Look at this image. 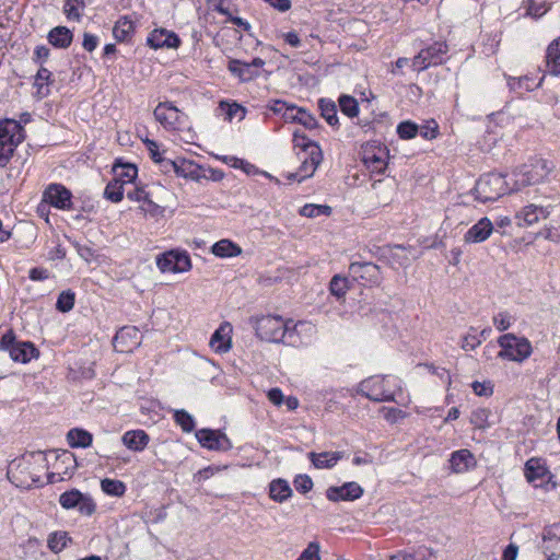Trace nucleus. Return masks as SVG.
<instances>
[{
  "instance_id": "nucleus-1",
  "label": "nucleus",
  "mask_w": 560,
  "mask_h": 560,
  "mask_svg": "<svg viewBox=\"0 0 560 560\" xmlns=\"http://www.w3.org/2000/svg\"><path fill=\"white\" fill-rule=\"evenodd\" d=\"M250 323L256 336L269 342H282L293 346L298 341L295 324L292 319L284 320L281 316L266 315L252 317Z\"/></svg>"
},
{
  "instance_id": "nucleus-2",
  "label": "nucleus",
  "mask_w": 560,
  "mask_h": 560,
  "mask_svg": "<svg viewBox=\"0 0 560 560\" xmlns=\"http://www.w3.org/2000/svg\"><path fill=\"white\" fill-rule=\"evenodd\" d=\"M553 168L555 165L551 162L535 158L528 164H523L513 171L514 183L512 189L520 191L524 187L541 183Z\"/></svg>"
},
{
  "instance_id": "nucleus-3",
  "label": "nucleus",
  "mask_w": 560,
  "mask_h": 560,
  "mask_svg": "<svg viewBox=\"0 0 560 560\" xmlns=\"http://www.w3.org/2000/svg\"><path fill=\"white\" fill-rule=\"evenodd\" d=\"M514 191L505 180V176L499 173L480 176L474 187L475 199L480 202L495 201L505 194Z\"/></svg>"
},
{
  "instance_id": "nucleus-4",
  "label": "nucleus",
  "mask_w": 560,
  "mask_h": 560,
  "mask_svg": "<svg viewBox=\"0 0 560 560\" xmlns=\"http://www.w3.org/2000/svg\"><path fill=\"white\" fill-rule=\"evenodd\" d=\"M25 139L24 128L15 119L0 120V166L3 167L12 158L15 149Z\"/></svg>"
},
{
  "instance_id": "nucleus-5",
  "label": "nucleus",
  "mask_w": 560,
  "mask_h": 560,
  "mask_svg": "<svg viewBox=\"0 0 560 560\" xmlns=\"http://www.w3.org/2000/svg\"><path fill=\"white\" fill-rule=\"evenodd\" d=\"M498 343L501 347L498 357L503 360L523 362L533 352V348L528 339L524 337L518 338L513 334L502 335L498 339Z\"/></svg>"
},
{
  "instance_id": "nucleus-6",
  "label": "nucleus",
  "mask_w": 560,
  "mask_h": 560,
  "mask_svg": "<svg viewBox=\"0 0 560 560\" xmlns=\"http://www.w3.org/2000/svg\"><path fill=\"white\" fill-rule=\"evenodd\" d=\"M0 350L8 351L15 362L26 363L34 355L35 348L32 342L16 341L14 332L8 330L0 339Z\"/></svg>"
},
{
  "instance_id": "nucleus-7",
  "label": "nucleus",
  "mask_w": 560,
  "mask_h": 560,
  "mask_svg": "<svg viewBox=\"0 0 560 560\" xmlns=\"http://www.w3.org/2000/svg\"><path fill=\"white\" fill-rule=\"evenodd\" d=\"M77 466V458L71 452L63 451L56 454L52 470L47 474V483H56L71 478Z\"/></svg>"
},
{
  "instance_id": "nucleus-8",
  "label": "nucleus",
  "mask_w": 560,
  "mask_h": 560,
  "mask_svg": "<svg viewBox=\"0 0 560 560\" xmlns=\"http://www.w3.org/2000/svg\"><path fill=\"white\" fill-rule=\"evenodd\" d=\"M153 115L167 130H178L185 124V115L171 102L159 103Z\"/></svg>"
},
{
  "instance_id": "nucleus-9",
  "label": "nucleus",
  "mask_w": 560,
  "mask_h": 560,
  "mask_svg": "<svg viewBox=\"0 0 560 560\" xmlns=\"http://www.w3.org/2000/svg\"><path fill=\"white\" fill-rule=\"evenodd\" d=\"M349 275L363 285H378L382 282V272L377 265L366 261H352Z\"/></svg>"
},
{
  "instance_id": "nucleus-10",
  "label": "nucleus",
  "mask_w": 560,
  "mask_h": 560,
  "mask_svg": "<svg viewBox=\"0 0 560 560\" xmlns=\"http://www.w3.org/2000/svg\"><path fill=\"white\" fill-rule=\"evenodd\" d=\"M385 377L373 376L359 384L358 393L372 401H392L394 395L385 388Z\"/></svg>"
},
{
  "instance_id": "nucleus-11",
  "label": "nucleus",
  "mask_w": 560,
  "mask_h": 560,
  "mask_svg": "<svg viewBox=\"0 0 560 560\" xmlns=\"http://www.w3.org/2000/svg\"><path fill=\"white\" fill-rule=\"evenodd\" d=\"M59 503L67 510L77 508L83 515H92L96 509L93 500L89 495L81 493L78 489L63 492L59 498Z\"/></svg>"
},
{
  "instance_id": "nucleus-12",
  "label": "nucleus",
  "mask_w": 560,
  "mask_h": 560,
  "mask_svg": "<svg viewBox=\"0 0 560 560\" xmlns=\"http://www.w3.org/2000/svg\"><path fill=\"white\" fill-rule=\"evenodd\" d=\"M265 66V60L257 57L250 62H244L238 59H230L228 63L229 71L240 79L241 82H249L259 77V69Z\"/></svg>"
},
{
  "instance_id": "nucleus-13",
  "label": "nucleus",
  "mask_w": 560,
  "mask_h": 560,
  "mask_svg": "<svg viewBox=\"0 0 560 560\" xmlns=\"http://www.w3.org/2000/svg\"><path fill=\"white\" fill-rule=\"evenodd\" d=\"M72 192L61 184H50L43 192V201L60 210H71Z\"/></svg>"
},
{
  "instance_id": "nucleus-14",
  "label": "nucleus",
  "mask_w": 560,
  "mask_h": 560,
  "mask_svg": "<svg viewBox=\"0 0 560 560\" xmlns=\"http://www.w3.org/2000/svg\"><path fill=\"white\" fill-rule=\"evenodd\" d=\"M198 442L206 448L211 451H229L232 443L229 438L219 430L200 429L196 432Z\"/></svg>"
},
{
  "instance_id": "nucleus-15",
  "label": "nucleus",
  "mask_w": 560,
  "mask_h": 560,
  "mask_svg": "<svg viewBox=\"0 0 560 560\" xmlns=\"http://www.w3.org/2000/svg\"><path fill=\"white\" fill-rule=\"evenodd\" d=\"M363 494V489L360 485L354 481L346 482L340 487H329L326 490V497L328 500L337 501H353L359 499Z\"/></svg>"
},
{
  "instance_id": "nucleus-16",
  "label": "nucleus",
  "mask_w": 560,
  "mask_h": 560,
  "mask_svg": "<svg viewBox=\"0 0 560 560\" xmlns=\"http://www.w3.org/2000/svg\"><path fill=\"white\" fill-rule=\"evenodd\" d=\"M139 331L136 327H122L119 329L114 339L113 346L118 352H130L135 347L139 346Z\"/></svg>"
},
{
  "instance_id": "nucleus-17",
  "label": "nucleus",
  "mask_w": 560,
  "mask_h": 560,
  "mask_svg": "<svg viewBox=\"0 0 560 560\" xmlns=\"http://www.w3.org/2000/svg\"><path fill=\"white\" fill-rule=\"evenodd\" d=\"M147 42L148 45L154 49L163 47L177 48L180 44V39L175 33L167 32L163 28L152 31Z\"/></svg>"
},
{
  "instance_id": "nucleus-18",
  "label": "nucleus",
  "mask_w": 560,
  "mask_h": 560,
  "mask_svg": "<svg viewBox=\"0 0 560 560\" xmlns=\"http://www.w3.org/2000/svg\"><path fill=\"white\" fill-rule=\"evenodd\" d=\"M283 119L289 122H299L310 130L318 127L317 119L312 114L302 107L298 108L295 105L285 108Z\"/></svg>"
},
{
  "instance_id": "nucleus-19",
  "label": "nucleus",
  "mask_w": 560,
  "mask_h": 560,
  "mask_svg": "<svg viewBox=\"0 0 560 560\" xmlns=\"http://www.w3.org/2000/svg\"><path fill=\"white\" fill-rule=\"evenodd\" d=\"M299 158L302 161V164L299 168V182H301L314 174L315 170L323 161V152L319 147H313L310 154H305L303 156L299 155Z\"/></svg>"
},
{
  "instance_id": "nucleus-20",
  "label": "nucleus",
  "mask_w": 560,
  "mask_h": 560,
  "mask_svg": "<svg viewBox=\"0 0 560 560\" xmlns=\"http://www.w3.org/2000/svg\"><path fill=\"white\" fill-rule=\"evenodd\" d=\"M493 231L492 222L487 218H481L464 235L466 243H481L486 241Z\"/></svg>"
},
{
  "instance_id": "nucleus-21",
  "label": "nucleus",
  "mask_w": 560,
  "mask_h": 560,
  "mask_svg": "<svg viewBox=\"0 0 560 560\" xmlns=\"http://www.w3.org/2000/svg\"><path fill=\"white\" fill-rule=\"evenodd\" d=\"M122 444L133 452H142L150 442V436L143 430H130L124 433Z\"/></svg>"
},
{
  "instance_id": "nucleus-22",
  "label": "nucleus",
  "mask_w": 560,
  "mask_h": 560,
  "mask_svg": "<svg viewBox=\"0 0 560 560\" xmlns=\"http://www.w3.org/2000/svg\"><path fill=\"white\" fill-rule=\"evenodd\" d=\"M450 464L452 470L459 474L474 467L476 465V460L469 450L463 448L451 455Z\"/></svg>"
},
{
  "instance_id": "nucleus-23",
  "label": "nucleus",
  "mask_w": 560,
  "mask_h": 560,
  "mask_svg": "<svg viewBox=\"0 0 560 560\" xmlns=\"http://www.w3.org/2000/svg\"><path fill=\"white\" fill-rule=\"evenodd\" d=\"M544 552H558L560 555V522L548 525L542 533Z\"/></svg>"
},
{
  "instance_id": "nucleus-24",
  "label": "nucleus",
  "mask_w": 560,
  "mask_h": 560,
  "mask_svg": "<svg viewBox=\"0 0 560 560\" xmlns=\"http://www.w3.org/2000/svg\"><path fill=\"white\" fill-rule=\"evenodd\" d=\"M231 330L230 324H222L211 336L210 347L218 353H224L231 348V338L229 332Z\"/></svg>"
},
{
  "instance_id": "nucleus-25",
  "label": "nucleus",
  "mask_w": 560,
  "mask_h": 560,
  "mask_svg": "<svg viewBox=\"0 0 560 560\" xmlns=\"http://www.w3.org/2000/svg\"><path fill=\"white\" fill-rule=\"evenodd\" d=\"M342 457L343 452L308 453V458L318 469L332 468Z\"/></svg>"
},
{
  "instance_id": "nucleus-26",
  "label": "nucleus",
  "mask_w": 560,
  "mask_h": 560,
  "mask_svg": "<svg viewBox=\"0 0 560 560\" xmlns=\"http://www.w3.org/2000/svg\"><path fill=\"white\" fill-rule=\"evenodd\" d=\"M546 67L550 74H560V36L553 39L547 47Z\"/></svg>"
},
{
  "instance_id": "nucleus-27",
  "label": "nucleus",
  "mask_w": 560,
  "mask_h": 560,
  "mask_svg": "<svg viewBox=\"0 0 560 560\" xmlns=\"http://www.w3.org/2000/svg\"><path fill=\"white\" fill-rule=\"evenodd\" d=\"M47 39L54 47L65 49L71 45L73 34L66 26H56L48 33Z\"/></svg>"
},
{
  "instance_id": "nucleus-28",
  "label": "nucleus",
  "mask_w": 560,
  "mask_h": 560,
  "mask_svg": "<svg viewBox=\"0 0 560 560\" xmlns=\"http://www.w3.org/2000/svg\"><path fill=\"white\" fill-rule=\"evenodd\" d=\"M67 441L71 447H89L93 442V435L81 428H73L67 433Z\"/></svg>"
},
{
  "instance_id": "nucleus-29",
  "label": "nucleus",
  "mask_w": 560,
  "mask_h": 560,
  "mask_svg": "<svg viewBox=\"0 0 560 560\" xmlns=\"http://www.w3.org/2000/svg\"><path fill=\"white\" fill-rule=\"evenodd\" d=\"M269 495L273 501L282 503L292 495V489L287 480L276 479L269 485Z\"/></svg>"
},
{
  "instance_id": "nucleus-30",
  "label": "nucleus",
  "mask_w": 560,
  "mask_h": 560,
  "mask_svg": "<svg viewBox=\"0 0 560 560\" xmlns=\"http://www.w3.org/2000/svg\"><path fill=\"white\" fill-rule=\"evenodd\" d=\"M175 174L184 178L198 180L201 177V167L194 161L178 159Z\"/></svg>"
},
{
  "instance_id": "nucleus-31",
  "label": "nucleus",
  "mask_w": 560,
  "mask_h": 560,
  "mask_svg": "<svg viewBox=\"0 0 560 560\" xmlns=\"http://www.w3.org/2000/svg\"><path fill=\"white\" fill-rule=\"evenodd\" d=\"M211 252L218 257H236L241 255L242 248L231 240L223 238L212 245Z\"/></svg>"
},
{
  "instance_id": "nucleus-32",
  "label": "nucleus",
  "mask_w": 560,
  "mask_h": 560,
  "mask_svg": "<svg viewBox=\"0 0 560 560\" xmlns=\"http://www.w3.org/2000/svg\"><path fill=\"white\" fill-rule=\"evenodd\" d=\"M318 108L322 117L334 128L339 127V119L337 116V105L328 98H320L318 101Z\"/></svg>"
},
{
  "instance_id": "nucleus-33",
  "label": "nucleus",
  "mask_w": 560,
  "mask_h": 560,
  "mask_svg": "<svg viewBox=\"0 0 560 560\" xmlns=\"http://www.w3.org/2000/svg\"><path fill=\"white\" fill-rule=\"evenodd\" d=\"M549 215V211L542 207L535 205L526 206L520 214L518 219H523L524 225H532L538 222L539 218L546 219Z\"/></svg>"
},
{
  "instance_id": "nucleus-34",
  "label": "nucleus",
  "mask_w": 560,
  "mask_h": 560,
  "mask_svg": "<svg viewBox=\"0 0 560 560\" xmlns=\"http://www.w3.org/2000/svg\"><path fill=\"white\" fill-rule=\"evenodd\" d=\"M113 172L116 175L114 179L119 180L124 186L126 184L132 183L138 174V170L133 164L115 163L113 166Z\"/></svg>"
},
{
  "instance_id": "nucleus-35",
  "label": "nucleus",
  "mask_w": 560,
  "mask_h": 560,
  "mask_svg": "<svg viewBox=\"0 0 560 560\" xmlns=\"http://www.w3.org/2000/svg\"><path fill=\"white\" fill-rule=\"evenodd\" d=\"M135 31V26L128 16H121L114 25L113 35L119 42H125L130 38Z\"/></svg>"
},
{
  "instance_id": "nucleus-36",
  "label": "nucleus",
  "mask_w": 560,
  "mask_h": 560,
  "mask_svg": "<svg viewBox=\"0 0 560 560\" xmlns=\"http://www.w3.org/2000/svg\"><path fill=\"white\" fill-rule=\"evenodd\" d=\"M9 479L15 483L16 487L23 489H31L35 479L33 476H23V470L20 468V465L12 464L8 471Z\"/></svg>"
},
{
  "instance_id": "nucleus-37",
  "label": "nucleus",
  "mask_w": 560,
  "mask_h": 560,
  "mask_svg": "<svg viewBox=\"0 0 560 560\" xmlns=\"http://www.w3.org/2000/svg\"><path fill=\"white\" fill-rule=\"evenodd\" d=\"M422 50L431 65L436 66L443 62V56L447 52L448 47L445 43L436 42Z\"/></svg>"
},
{
  "instance_id": "nucleus-38",
  "label": "nucleus",
  "mask_w": 560,
  "mask_h": 560,
  "mask_svg": "<svg viewBox=\"0 0 560 560\" xmlns=\"http://www.w3.org/2000/svg\"><path fill=\"white\" fill-rule=\"evenodd\" d=\"M542 80H544V78H541L537 84L533 85L532 79L528 78L527 75L520 77V78L509 77L508 85H509L510 90L514 91V92L532 91L536 88H539L542 83Z\"/></svg>"
},
{
  "instance_id": "nucleus-39",
  "label": "nucleus",
  "mask_w": 560,
  "mask_h": 560,
  "mask_svg": "<svg viewBox=\"0 0 560 560\" xmlns=\"http://www.w3.org/2000/svg\"><path fill=\"white\" fill-rule=\"evenodd\" d=\"M547 474V468L539 464L538 459L530 458L525 464V476L529 482L542 479Z\"/></svg>"
},
{
  "instance_id": "nucleus-40",
  "label": "nucleus",
  "mask_w": 560,
  "mask_h": 560,
  "mask_svg": "<svg viewBox=\"0 0 560 560\" xmlns=\"http://www.w3.org/2000/svg\"><path fill=\"white\" fill-rule=\"evenodd\" d=\"M340 109L342 114L347 115L350 118H354L359 115V103L358 101L350 95H341L338 100Z\"/></svg>"
},
{
  "instance_id": "nucleus-41",
  "label": "nucleus",
  "mask_w": 560,
  "mask_h": 560,
  "mask_svg": "<svg viewBox=\"0 0 560 560\" xmlns=\"http://www.w3.org/2000/svg\"><path fill=\"white\" fill-rule=\"evenodd\" d=\"M102 490L109 495L122 497L126 492V485L117 479L105 478L101 481Z\"/></svg>"
},
{
  "instance_id": "nucleus-42",
  "label": "nucleus",
  "mask_w": 560,
  "mask_h": 560,
  "mask_svg": "<svg viewBox=\"0 0 560 560\" xmlns=\"http://www.w3.org/2000/svg\"><path fill=\"white\" fill-rule=\"evenodd\" d=\"M293 143L294 148L300 149L298 155H301V153L303 155L310 154V152H312L313 147H319L316 142L310 140L305 133L300 132L299 130H295L293 132Z\"/></svg>"
},
{
  "instance_id": "nucleus-43",
  "label": "nucleus",
  "mask_w": 560,
  "mask_h": 560,
  "mask_svg": "<svg viewBox=\"0 0 560 560\" xmlns=\"http://www.w3.org/2000/svg\"><path fill=\"white\" fill-rule=\"evenodd\" d=\"M104 196L112 202H119L124 198V185L119 180L112 179L105 187Z\"/></svg>"
},
{
  "instance_id": "nucleus-44",
  "label": "nucleus",
  "mask_w": 560,
  "mask_h": 560,
  "mask_svg": "<svg viewBox=\"0 0 560 560\" xmlns=\"http://www.w3.org/2000/svg\"><path fill=\"white\" fill-rule=\"evenodd\" d=\"M75 293L72 290L62 291L56 302V308L61 313L71 311L74 306Z\"/></svg>"
},
{
  "instance_id": "nucleus-45",
  "label": "nucleus",
  "mask_w": 560,
  "mask_h": 560,
  "mask_svg": "<svg viewBox=\"0 0 560 560\" xmlns=\"http://www.w3.org/2000/svg\"><path fill=\"white\" fill-rule=\"evenodd\" d=\"M68 540H70V538L66 532H55L48 537V548L52 552L57 553L67 546Z\"/></svg>"
},
{
  "instance_id": "nucleus-46",
  "label": "nucleus",
  "mask_w": 560,
  "mask_h": 560,
  "mask_svg": "<svg viewBox=\"0 0 560 560\" xmlns=\"http://www.w3.org/2000/svg\"><path fill=\"white\" fill-rule=\"evenodd\" d=\"M549 7L546 0H527L526 2V15L534 19L541 18L547 13Z\"/></svg>"
},
{
  "instance_id": "nucleus-47",
  "label": "nucleus",
  "mask_w": 560,
  "mask_h": 560,
  "mask_svg": "<svg viewBox=\"0 0 560 560\" xmlns=\"http://www.w3.org/2000/svg\"><path fill=\"white\" fill-rule=\"evenodd\" d=\"M84 7L83 0H67L63 11L69 20L79 21Z\"/></svg>"
},
{
  "instance_id": "nucleus-48",
  "label": "nucleus",
  "mask_w": 560,
  "mask_h": 560,
  "mask_svg": "<svg viewBox=\"0 0 560 560\" xmlns=\"http://www.w3.org/2000/svg\"><path fill=\"white\" fill-rule=\"evenodd\" d=\"M348 279L338 275L334 276L329 283L330 293L337 298H342L348 291Z\"/></svg>"
},
{
  "instance_id": "nucleus-49",
  "label": "nucleus",
  "mask_w": 560,
  "mask_h": 560,
  "mask_svg": "<svg viewBox=\"0 0 560 560\" xmlns=\"http://www.w3.org/2000/svg\"><path fill=\"white\" fill-rule=\"evenodd\" d=\"M174 420L185 432H191L195 429L194 418L184 409L174 412Z\"/></svg>"
},
{
  "instance_id": "nucleus-50",
  "label": "nucleus",
  "mask_w": 560,
  "mask_h": 560,
  "mask_svg": "<svg viewBox=\"0 0 560 560\" xmlns=\"http://www.w3.org/2000/svg\"><path fill=\"white\" fill-rule=\"evenodd\" d=\"M419 132V127L412 121H402L397 126V133L399 138L408 140L415 138Z\"/></svg>"
},
{
  "instance_id": "nucleus-51",
  "label": "nucleus",
  "mask_w": 560,
  "mask_h": 560,
  "mask_svg": "<svg viewBox=\"0 0 560 560\" xmlns=\"http://www.w3.org/2000/svg\"><path fill=\"white\" fill-rule=\"evenodd\" d=\"M231 161L233 162V166L234 167H242L244 170V172L246 174H258L259 171L258 168L254 165V164H250L242 159H237V158H231ZM260 174H262L264 176L270 178V179H273L277 184L280 183V180L278 178H273L270 174H268L267 172H260Z\"/></svg>"
},
{
  "instance_id": "nucleus-52",
  "label": "nucleus",
  "mask_w": 560,
  "mask_h": 560,
  "mask_svg": "<svg viewBox=\"0 0 560 560\" xmlns=\"http://www.w3.org/2000/svg\"><path fill=\"white\" fill-rule=\"evenodd\" d=\"M176 272H185L191 268V260L186 252L174 250Z\"/></svg>"
},
{
  "instance_id": "nucleus-53",
  "label": "nucleus",
  "mask_w": 560,
  "mask_h": 560,
  "mask_svg": "<svg viewBox=\"0 0 560 560\" xmlns=\"http://www.w3.org/2000/svg\"><path fill=\"white\" fill-rule=\"evenodd\" d=\"M158 267L163 272H176L174 250H171L158 258Z\"/></svg>"
},
{
  "instance_id": "nucleus-54",
  "label": "nucleus",
  "mask_w": 560,
  "mask_h": 560,
  "mask_svg": "<svg viewBox=\"0 0 560 560\" xmlns=\"http://www.w3.org/2000/svg\"><path fill=\"white\" fill-rule=\"evenodd\" d=\"M490 411L486 408H478L471 412L470 422L479 429L486 428Z\"/></svg>"
},
{
  "instance_id": "nucleus-55",
  "label": "nucleus",
  "mask_w": 560,
  "mask_h": 560,
  "mask_svg": "<svg viewBox=\"0 0 560 560\" xmlns=\"http://www.w3.org/2000/svg\"><path fill=\"white\" fill-rule=\"evenodd\" d=\"M220 107L223 109L224 107H226V118L228 120H232L234 117H236L237 115H240V119H243L245 117V108L236 103H233V104H229L226 102H221L220 103Z\"/></svg>"
},
{
  "instance_id": "nucleus-56",
  "label": "nucleus",
  "mask_w": 560,
  "mask_h": 560,
  "mask_svg": "<svg viewBox=\"0 0 560 560\" xmlns=\"http://www.w3.org/2000/svg\"><path fill=\"white\" fill-rule=\"evenodd\" d=\"M296 560H320L318 542H310Z\"/></svg>"
},
{
  "instance_id": "nucleus-57",
  "label": "nucleus",
  "mask_w": 560,
  "mask_h": 560,
  "mask_svg": "<svg viewBox=\"0 0 560 560\" xmlns=\"http://www.w3.org/2000/svg\"><path fill=\"white\" fill-rule=\"evenodd\" d=\"M293 485L301 493H307L313 488V480L307 475H299L295 477Z\"/></svg>"
},
{
  "instance_id": "nucleus-58",
  "label": "nucleus",
  "mask_w": 560,
  "mask_h": 560,
  "mask_svg": "<svg viewBox=\"0 0 560 560\" xmlns=\"http://www.w3.org/2000/svg\"><path fill=\"white\" fill-rule=\"evenodd\" d=\"M140 209L151 217H160L164 213V208L155 203L150 199V196L148 197V200L143 202V206L140 207Z\"/></svg>"
},
{
  "instance_id": "nucleus-59",
  "label": "nucleus",
  "mask_w": 560,
  "mask_h": 560,
  "mask_svg": "<svg viewBox=\"0 0 560 560\" xmlns=\"http://www.w3.org/2000/svg\"><path fill=\"white\" fill-rule=\"evenodd\" d=\"M493 324L500 331H504L512 325L511 316L508 313H499L493 317Z\"/></svg>"
},
{
  "instance_id": "nucleus-60",
  "label": "nucleus",
  "mask_w": 560,
  "mask_h": 560,
  "mask_svg": "<svg viewBox=\"0 0 560 560\" xmlns=\"http://www.w3.org/2000/svg\"><path fill=\"white\" fill-rule=\"evenodd\" d=\"M149 153H150V158L155 162L158 163L159 161H161V159L163 158L162 155V152L160 151V148H159V144L158 142H155L154 140H151V139H144L143 140Z\"/></svg>"
},
{
  "instance_id": "nucleus-61",
  "label": "nucleus",
  "mask_w": 560,
  "mask_h": 560,
  "mask_svg": "<svg viewBox=\"0 0 560 560\" xmlns=\"http://www.w3.org/2000/svg\"><path fill=\"white\" fill-rule=\"evenodd\" d=\"M431 66L432 65L428 60L427 55L424 54L423 50H420V52L412 59V67L418 71L425 70Z\"/></svg>"
},
{
  "instance_id": "nucleus-62",
  "label": "nucleus",
  "mask_w": 560,
  "mask_h": 560,
  "mask_svg": "<svg viewBox=\"0 0 560 560\" xmlns=\"http://www.w3.org/2000/svg\"><path fill=\"white\" fill-rule=\"evenodd\" d=\"M150 194L143 187H135L132 190L127 191V198L135 201H145Z\"/></svg>"
},
{
  "instance_id": "nucleus-63",
  "label": "nucleus",
  "mask_w": 560,
  "mask_h": 560,
  "mask_svg": "<svg viewBox=\"0 0 560 560\" xmlns=\"http://www.w3.org/2000/svg\"><path fill=\"white\" fill-rule=\"evenodd\" d=\"M97 44H98V39L95 35H92L90 33H84L82 45L85 50H88L90 52L93 51L97 47Z\"/></svg>"
},
{
  "instance_id": "nucleus-64",
  "label": "nucleus",
  "mask_w": 560,
  "mask_h": 560,
  "mask_svg": "<svg viewBox=\"0 0 560 560\" xmlns=\"http://www.w3.org/2000/svg\"><path fill=\"white\" fill-rule=\"evenodd\" d=\"M386 560H424V555H420L419 552L415 555L398 553L388 557Z\"/></svg>"
}]
</instances>
